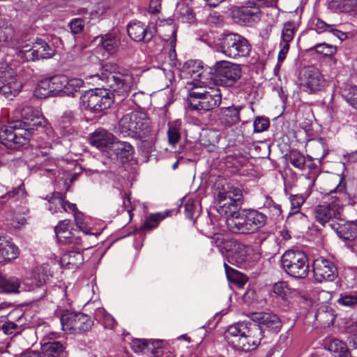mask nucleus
<instances>
[{"label":"nucleus","mask_w":357,"mask_h":357,"mask_svg":"<svg viewBox=\"0 0 357 357\" xmlns=\"http://www.w3.org/2000/svg\"><path fill=\"white\" fill-rule=\"evenodd\" d=\"M22 121H15L1 128L0 141L9 149L26 144L38 128H43L45 119L40 112L31 106H24L21 111Z\"/></svg>","instance_id":"obj_1"},{"label":"nucleus","mask_w":357,"mask_h":357,"mask_svg":"<svg viewBox=\"0 0 357 357\" xmlns=\"http://www.w3.org/2000/svg\"><path fill=\"white\" fill-rule=\"evenodd\" d=\"M263 335L256 324L238 322L228 327L225 338L232 348L238 351H250L259 344Z\"/></svg>","instance_id":"obj_2"},{"label":"nucleus","mask_w":357,"mask_h":357,"mask_svg":"<svg viewBox=\"0 0 357 357\" xmlns=\"http://www.w3.org/2000/svg\"><path fill=\"white\" fill-rule=\"evenodd\" d=\"M119 67L114 63H106L102 66L101 73L94 75L106 82L107 86L114 91L120 94L127 93L135 86V79L132 75L120 73Z\"/></svg>","instance_id":"obj_3"},{"label":"nucleus","mask_w":357,"mask_h":357,"mask_svg":"<svg viewBox=\"0 0 357 357\" xmlns=\"http://www.w3.org/2000/svg\"><path fill=\"white\" fill-rule=\"evenodd\" d=\"M118 130L123 137L143 138L150 131V121L144 113L131 112L119 120Z\"/></svg>","instance_id":"obj_4"},{"label":"nucleus","mask_w":357,"mask_h":357,"mask_svg":"<svg viewBox=\"0 0 357 357\" xmlns=\"http://www.w3.org/2000/svg\"><path fill=\"white\" fill-rule=\"evenodd\" d=\"M213 243L222 255H226L229 263L240 266L246 260L250 248L246 245L233 239H225L214 234L211 237Z\"/></svg>","instance_id":"obj_5"},{"label":"nucleus","mask_w":357,"mask_h":357,"mask_svg":"<svg viewBox=\"0 0 357 357\" xmlns=\"http://www.w3.org/2000/svg\"><path fill=\"white\" fill-rule=\"evenodd\" d=\"M281 264L284 271L291 277L305 278L309 273L307 257L302 251H286L282 256Z\"/></svg>","instance_id":"obj_6"},{"label":"nucleus","mask_w":357,"mask_h":357,"mask_svg":"<svg viewBox=\"0 0 357 357\" xmlns=\"http://www.w3.org/2000/svg\"><path fill=\"white\" fill-rule=\"evenodd\" d=\"M219 48L222 54L231 59L248 56L251 51V45L245 38L232 33L222 37Z\"/></svg>","instance_id":"obj_7"},{"label":"nucleus","mask_w":357,"mask_h":357,"mask_svg":"<svg viewBox=\"0 0 357 357\" xmlns=\"http://www.w3.org/2000/svg\"><path fill=\"white\" fill-rule=\"evenodd\" d=\"M81 99L82 107L93 112L107 109L114 102L113 94L105 89H95L87 91Z\"/></svg>","instance_id":"obj_8"},{"label":"nucleus","mask_w":357,"mask_h":357,"mask_svg":"<svg viewBox=\"0 0 357 357\" xmlns=\"http://www.w3.org/2000/svg\"><path fill=\"white\" fill-rule=\"evenodd\" d=\"M222 94L218 87H209L206 93L189 92V103L192 109L210 111L220 105Z\"/></svg>","instance_id":"obj_9"},{"label":"nucleus","mask_w":357,"mask_h":357,"mask_svg":"<svg viewBox=\"0 0 357 357\" xmlns=\"http://www.w3.org/2000/svg\"><path fill=\"white\" fill-rule=\"evenodd\" d=\"M342 202L331 200L326 205H319L314 210V218L317 222L324 227L334 230L340 220Z\"/></svg>","instance_id":"obj_10"},{"label":"nucleus","mask_w":357,"mask_h":357,"mask_svg":"<svg viewBox=\"0 0 357 357\" xmlns=\"http://www.w3.org/2000/svg\"><path fill=\"white\" fill-rule=\"evenodd\" d=\"M55 54V50L42 38H36L32 45H24L17 53L23 61H33L40 59H50Z\"/></svg>","instance_id":"obj_11"},{"label":"nucleus","mask_w":357,"mask_h":357,"mask_svg":"<svg viewBox=\"0 0 357 357\" xmlns=\"http://www.w3.org/2000/svg\"><path fill=\"white\" fill-rule=\"evenodd\" d=\"M298 79L301 89L308 93H315L321 90L325 84L324 75L312 66L304 68L300 73Z\"/></svg>","instance_id":"obj_12"},{"label":"nucleus","mask_w":357,"mask_h":357,"mask_svg":"<svg viewBox=\"0 0 357 357\" xmlns=\"http://www.w3.org/2000/svg\"><path fill=\"white\" fill-rule=\"evenodd\" d=\"M215 78L226 85H230L241 77V66L227 61H218L213 68Z\"/></svg>","instance_id":"obj_13"},{"label":"nucleus","mask_w":357,"mask_h":357,"mask_svg":"<svg viewBox=\"0 0 357 357\" xmlns=\"http://www.w3.org/2000/svg\"><path fill=\"white\" fill-rule=\"evenodd\" d=\"M313 273L318 282L333 281L337 276V271L335 264L330 260L319 257L313 262Z\"/></svg>","instance_id":"obj_14"},{"label":"nucleus","mask_w":357,"mask_h":357,"mask_svg":"<svg viewBox=\"0 0 357 357\" xmlns=\"http://www.w3.org/2000/svg\"><path fill=\"white\" fill-rule=\"evenodd\" d=\"M63 80L61 75L41 80L34 90V96L38 98H46L61 93Z\"/></svg>","instance_id":"obj_15"},{"label":"nucleus","mask_w":357,"mask_h":357,"mask_svg":"<svg viewBox=\"0 0 357 357\" xmlns=\"http://www.w3.org/2000/svg\"><path fill=\"white\" fill-rule=\"evenodd\" d=\"M326 193L331 196V199L342 202L347 197L345 178L342 174H331L326 180Z\"/></svg>","instance_id":"obj_16"},{"label":"nucleus","mask_w":357,"mask_h":357,"mask_svg":"<svg viewBox=\"0 0 357 357\" xmlns=\"http://www.w3.org/2000/svg\"><path fill=\"white\" fill-rule=\"evenodd\" d=\"M253 324H256L261 329V334L268 331L278 333L282 327V321L279 317L269 312L255 313L252 315Z\"/></svg>","instance_id":"obj_17"},{"label":"nucleus","mask_w":357,"mask_h":357,"mask_svg":"<svg viewBox=\"0 0 357 357\" xmlns=\"http://www.w3.org/2000/svg\"><path fill=\"white\" fill-rule=\"evenodd\" d=\"M0 78L4 79L6 82V83L0 87V96L7 99H13L21 90V82L18 80L16 75L7 69L0 70Z\"/></svg>","instance_id":"obj_18"},{"label":"nucleus","mask_w":357,"mask_h":357,"mask_svg":"<svg viewBox=\"0 0 357 357\" xmlns=\"http://www.w3.org/2000/svg\"><path fill=\"white\" fill-rule=\"evenodd\" d=\"M227 229L234 234H251L246 210L234 213L225 220Z\"/></svg>","instance_id":"obj_19"},{"label":"nucleus","mask_w":357,"mask_h":357,"mask_svg":"<svg viewBox=\"0 0 357 357\" xmlns=\"http://www.w3.org/2000/svg\"><path fill=\"white\" fill-rule=\"evenodd\" d=\"M127 31L130 38L136 42H149L154 35V31L141 22H130Z\"/></svg>","instance_id":"obj_20"},{"label":"nucleus","mask_w":357,"mask_h":357,"mask_svg":"<svg viewBox=\"0 0 357 357\" xmlns=\"http://www.w3.org/2000/svg\"><path fill=\"white\" fill-rule=\"evenodd\" d=\"M89 140L92 146L105 151L107 149L111 150L115 137L112 133L104 129H98L91 135Z\"/></svg>","instance_id":"obj_21"},{"label":"nucleus","mask_w":357,"mask_h":357,"mask_svg":"<svg viewBox=\"0 0 357 357\" xmlns=\"http://www.w3.org/2000/svg\"><path fill=\"white\" fill-rule=\"evenodd\" d=\"M70 221L64 220L55 227V233L58 240L62 243H69L79 245L81 244L79 236H75L70 229Z\"/></svg>","instance_id":"obj_22"},{"label":"nucleus","mask_w":357,"mask_h":357,"mask_svg":"<svg viewBox=\"0 0 357 357\" xmlns=\"http://www.w3.org/2000/svg\"><path fill=\"white\" fill-rule=\"evenodd\" d=\"M233 16L245 25L250 26L252 23L259 20L261 11L259 6H246L236 9L233 13Z\"/></svg>","instance_id":"obj_23"},{"label":"nucleus","mask_w":357,"mask_h":357,"mask_svg":"<svg viewBox=\"0 0 357 357\" xmlns=\"http://www.w3.org/2000/svg\"><path fill=\"white\" fill-rule=\"evenodd\" d=\"M335 231L341 238L350 242H354L353 245H357V225L353 222H344L340 220Z\"/></svg>","instance_id":"obj_24"},{"label":"nucleus","mask_w":357,"mask_h":357,"mask_svg":"<svg viewBox=\"0 0 357 357\" xmlns=\"http://www.w3.org/2000/svg\"><path fill=\"white\" fill-rule=\"evenodd\" d=\"M8 317L10 320L2 324L1 329L5 334L12 335L23 324V313L20 310H13L9 312Z\"/></svg>","instance_id":"obj_25"},{"label":"nucleus","mask_w":357,"mask_h":357,"mask_svg":"<svg viewBox=\"0 0 357 357\" xmlns=\"http://www.w3.org/2000/svg\"><path fill=\"white\" fill-rule=\"evenodd\" d=\"M242 190L237 187L227 185L218 192L216 196L217 201H227L233 202L234 204L241 205L242 204Z\"/></svg>","instance_id":"obj_26"},{"label":"nucleus","mask_w":357,"mask_h":357,"mask_svg":"<svg viewBox=\"0 0 357 357\" xmlns=\"http://www.w3.org/2000/svg\"><path fill=\"white\" fill-rule=\"evenodd\" d=\"M111 151L122 162L129 160L134 153L133 146L128 142L115 141L112 144Z\"/></svg>","instance_id":"obj_27"},{"label":"nucleus","mask_w":357,"mask_h":357,"mask_svg":"<svg viewBox=\"0 0 357 357\" xmlns=\"http://www.w3.org/2000/svg\"><path fill=\"white\" fill-rule=\"evenodd\" d=\"M100 45L108 54H113L117 52L120 45L119 34L116 32H109L101 36Z\"/></svg>","instance_id":"obj_28"},{"label":"nucleus","mask_w":357,"mask_h":357,"mask_svg":"<svg viewBox=\"0 0 357 357\" xmlns=\"http://www.w3.org/2000/svg\"><path fill=\"white\" fill-rule=\"evenodd\" d=\"M240 108L234 106L222 108L220 114V121L226 127L232 126L240 121Z\"/></svg>","instance_id":"obj_29"},{"label":"nucleus","mask_w":357,"mask_h":357,"mask_svg":"<svg viewBox=\"0 0 357 357\" xmlns=\"http://www.w3.org/2000/svg\"><path fill=\"white\" fill-rule=\"evenodd\" d=\"M248 221L250 228L251 234L264 227L267 223V216L257 210H246Z\"/></svg>","instance_id":"obj_30"},{"label":"nucleus","mask_w":357,"mask_h":357,"mask_svg":"<svg viewBox=\"0 0 357 357\" xmlns=\"http://www.w3.org/2000/svg\"><path fill=\"white\" fill-rule=\"evenodd\" d=\"M84 258L79 251H68L62 255L60 259L61 264L68 269L77 268L83 263Z\"/></svg>","instance_id":"obj_31"},{"label":"nucleus","mask_w":357,"mask_h":357,"mask_svg":"<svg viewBox=\"0 0 357 357\" xmlns=\"http://www.w3.org/2000/svg\"><path fill=\"white\" fill-rule=\"evenodd\" d=\"M64 80L62 82L61 94L74 96L75 93L80 91L84 86V81L79 78L68 79L66 76L61 75Z\"/></svg>","instance_id":"obj_32"},{"label":"nucleus","mask_w":357,"mask_h":357,"mask_svg":"<svg viewBox=\"0 0 357 357\" xmlns=\"http://www.w3.org/2000/svg\"><path fill=\"white\" fill-rule=\"evenodd\" d=\"M308 157L312 160H321L326 155L325 144L322 139L310 140L307 144Z\"/></svg>","instance_id":"obj_33"},{"label":"nucleus","mask_w":357,"mask_h":357,"mask_svg":"<svg viewBox=\"0 0 357 357\" xmlns=\"http://www.w3.org/2000/svg\"><path fill=\"white\" fill-rule=\"evenodd\" d=\"M42 349L43 357H67L65 348L60 342L45 343Z\"/></svg>","instance_id":"obj_34"},{"label":"nucleus","mask_w":357,"mask_h":357,"mask_svg":"<svg viewBox=\"0 0 357 357\" xmlns=\"http://www.w3.org/2000/svg\"><path fill=\"white\" fill-rule=\"evenodd\" d=\"M183 70L193 81L202 82L204 69L201 62L188 61L184 64Z\"/></svg>","instance_id":"obj_35"},{"label":"nucleus","mask_w":357,"mask_h":357,"mask_svg":"<svg viewBox=\"0 0 357 357\" xmlns=\"http://www.w3.org/2000/svg\"><path fill=\"white\" fill-rule=\"evenodd\" d=\"M18 255V248L13 243L7 240H2L0 242V261L15 259Z\"/></svg>","instance_id":"obj_36"},{"label":"nucleus","mask_w":357,"mask_h":357,"mask_svg":"<svg viewBox=\"0 0 357 357\" xmlns=\"http://www.w3.org/2000/svg\"><path fill=\"white\" fill-rule=\"evenodd\" d=\"M6 191L4 186L0 185V199H11L15 202L20 201L21 203H23L26 199V192L23 184L13 191L8 192H6Z\"/></svg>","instance_id":"obj_37"},{"label":"nucleus","mask_w":357,"mask_h":357,"mask_svg":"<svg viewBox=\"0 0 357 357\" xmlns=\"http://www.w3.org/2000/svg\"><path fill=\"white\" fill-rule=\"evenodd\" d=\"M327 349L330 352L336 354L340 357H351L346 344L337 339L331 340Z\"/></svg>","instance_id":"obj_38"},{"label":"nucleus","mask_w":357,"mask_h":357,"mask_svg":"<svg viewBox=\"0 0 357 357\" xmlns=\"http://www.w3.org/2000/svg\"><path fill=\"white\" fill-rule=\"evenodd\" d=\"M49 210L52 213L68 211L63 195L60 192H54L49 200Z\"/></svg>","instance_id":"obj_39"},{"label":"nucleus","mask_w":357,"mask_h":357,"mask_svg":"<svg viewBox=\"0 0 357 357\" xmlns=\"http://www.w3.org/2000/svg\"><path fill=\"white\" fill-rule=\"evenodd\" d=\"M341 92L346 101L357 110V86L346 84L342 88Z\"/></svg>","instance_id":"obj_40"},{"label":"nucleus","mask_w":357,"mask_h":357,"mask_svg":"<svg viewBox=\"0 0 357 357\" xmlns=\"http://www.w3.org/2000/svg\"><path fill=\"white\" fill-rule=\"evenodd\" d=\"M93 324L91 318L84 314H77V320L74 325L73 333L85 332L91 329Z\"/></svg>","instance_id":"obj_41"},{"label":"nucleus","mask_w":357,"mask_h":357,"mask_svg":"<svg viewBox=\"0 0 357 357\" xmlns=\"http://www.w3.org/2000/svg\"><path fill=\"white\" fill-rule=\"evenodd\" d=\"M219 203V206L218 208V212L220 215H224L227 218L231 217L234 213H238L239 211V208L241 207L240 204H234L233 202H229V200L227 201H218Z\"/></svg>","instance_id":"obj_42"},{"label":"nucleus","mask_w":357,"mask_h":357,"mask_svg":"<svg viewBox=\"0 0 357 357\" xmlns=\"http://www.w3.org/2000/svg\"><path fill=\"white\" fill-rule=\"evenodd\" d=\"M77 317V314L75 313L66 312L63 314L60 318L62 329L67 333H73Z\"/></svg>","instance_id":"obj_43"},{"label":"nucleus","mask_w":357,"mask_h":357,"mask_svg":"<svg viewBox=\"0 0 357 357\" xmlns=\"http://www.w3.org/2000/svg\"><path fill=\"white\" fill-rule=\"evenodd\" d=\"M224 267L227 279L233 282L244 284L247 282L246 277L238 271L230 267L227 263H224Z\"/></svg>","instance_id":"obj_44"},{"label":"nucleus","mask_w":357,"mask_h":357,"mask_svg":"<svg viewBox=\"0 0 357 357\" xmlns=\"http://www.w3.org/2000/svg\"><path fill=\"white\" fill-rule=\"evenodd\" d=\"M0 285L6 292L17 293L19 291L20 281L15 277L2 278L0 281Z\"/></svg>","instance_id":"obj_45"},{"label":"nucleus","mask_w":357,"mask_h":357,"mask_svg":"<svg viewBox=\"0 0 357 357\" xmlns=\"http://www.w3.org/2000/svg\"><path fill=\"white\" fill-rule=\"evenodd\" d=\"M96 319L99 321H102L105 328L112 329L116 324L115 319L114 317L107 313L104 309H98L95 314Z\"/></svg>","instance_id":"obj_46"},{"label":"nucleus","mask_w":357,"mask_h":357,"mask_svg":"<svg viewBox=\"0 0 357 357\" xmlns=\"http://www.w3.org/2000/svg\"><path fill=\"white\" fill-rule=\"evenodd\" d=\"M342 306L354 308L357 306V294H341L337 301Z\"/></svg>","instance_id":"obj_47"},{"label":"nucleus","mask_w":357,"mask_h":357,"mask_svg":"<svg viewBox=\"0 0 357 357\" xmlns=\"http://www.w3.org/2000/svg\"><path fill=\"white\" fill-rule=\"evenodd\" d=\"M289 162L296 168L303 170L305 166V156L297 151H291L289 153Z\"/></svg>","instance_id":"obj_48"},{"label":"nucleus","mask_w":357,"mask_h":357,"mask_svg":"<svg viewBox=\"0 0 357 357\" xmlns=\"http://www.w3.org/2000/svg\"><path fill=\"white\" fill-rule=\"evenodd\" d=\"M311 50H314L317 53L325 56H332L336 52L335 46L326 43L317 44Z\"/></svg>","instance_id":"obj_49"},{"label":"nucleus","mask_w":357,"mask_h":357,"mask_svg":"<svg viewBox=\"0 0 357 357\" xmlns=\"http://www.w3.org/2000/svg\"><path fill=\"white\" fill-rule=\"evenodd\" d=\"M166 217V215H164L160 213L151 214L150 215L143 224V228L153 229L155 228L159 222L162 220Z\"/></svg>","instance_id":"obj_50"},{"label":"nucleus","mask_w":357,"mask_h":357,"mask_svg":"<svg viewBox=\"0 0 357 357\" xmlns=\"http://www.w3.org/2000/svg\"><path fill=\"white\" fill-rule=\"evenodd\" d=\"M295 30L296 26L293 22L284 23L282 32V42L289 43L294 38Z\"/></svg>","instance_id":"obj_51"},{"label":"nucleus","mask_w":357,"mask_h":357,"mask_svg":"<svg viewBox=\"0 0 357 357\" xmlns=\"http://www.w3.org/2000/svg\"><path fill=\"white\" fill-rule=\"evenodd\" d=\"M273 291L283 299H286L290 294V288L286 282H276L273 286Z\"/></svg>","instance_id":"obj_52"},{"label":"nucleus","mask_w":357,"mask_h":357,"mask_svg":"<svg viewBox=\"0 0 357 357\" xmlns=\"http://www.w3.org/2000/svg\"><path fill=\"white\" fill-rule=\"evenodd\" d=\"M312 29L315 30L318 33H322L326 31L330 32L333 24H328L320 18L314 17L311 21Z\"/></svg>","instance_id":"obj_53"},{"label":"nucleus","mask_w":357,"mask_h":357,"mask_svg":"<svg viewBox=\"0 0 357 357\" xmlns=\"http://www.w3.org/2000/svg\"><path fill=\"white\" fill-rule=\"evenodd\" d=\"M305 201V198L301 195H291L290 202L292 213H296L298 212Z\"/></svg>","instance_id":"obj_54"},{"label":"nucleus","mask_w":357,"mask_h":357,"mask_svg":"<svg viewBox=\"0 0 357 357\" xmlns=\"http://www.w3.org/2000/svg\"><path fill=\"white\" fill-rule=\"evenodd\" d=\"M47 281V275L43 273H36L31 279V290L43 287Z\"/></svg>","instance_id":"obj_55"},{"label":"nucleus","mask_w":357,"mask_h":357,"mask_svg":"<svg viewBox=\"0 0 357 357\" xmlns=\"http://www.w3.org/2000/svg\"><path fill=\"white\" fill-rule=\"evenodd\" d=\"M75 221L79 229L85 234H89L90 228L87 226L84 221V217L80 211L75 213Z\"/></svg>","instance_id":"obj_56"},{"label":"nucleus","mask_w":357,"mask_h":357,"mask_svg":"<svg viewBox=\"0 0 357 357\" xmlns=\"http://www.w3.org/2000/svg\"><path fill=\"white\" fill-rule=\"evenodd\" d=\"M167 137L169 144L172 146H174L179 142L181 139V134L178 128L169 126L167 131Z\"/></svg>","instance_id":"obj_57"},{"label":"nucleus","mask_w":357,"mask_h":357,"mask_svg":"<svg viewBox=\"0 0 357 357\" xmlns=\"http://www.w3.org/2000/svg\"><path fill=\"white\" fill-rule=\"evenodd\" d=\"M253 126L255 132H263L268 128L269 121L266 118L257 117L254 121Z\"/></svg>","instance_id":"obj_58"},{"label":"nucleus","mask_w":357,"mask_h":357,"mask_svg":"<svg viewBox=\"0 0 357 357\" xmlns=\"http://www.w3.org/2000/svg\"><path fill=\"white\" fill-rule=\"evenodd\" d=\"M84 26V20L82 18H74L69 22V27L73 34H77L83 31Z\"/></svg>","instance_id":"obj_59"},{"label":"nucleus","mask_w":357,"mask_h":357,"mask_svg":"<svg viewBox=\"0 0 357 357\" xmlns=\"http://www.w3.org/2000/svg\"><path fill=\"white\" fill-rule=\"evenodd\" d=\"M180 19L183 22L191 23L194 20V15L192 11L188 8H185L180 11Z\"/></svg>","instance_id":"obj_60"},{"label":"nucleus","mask_w":357,"mask_h":357,"mask_svg":"<svg viewBox=\"0 0 357 357\" xmlns=\"http://www.w3.org/2000/svg\"><path fill=\"white\" fill-rule=\"evenodd\" d=\"M185 215L188 219L192 220L197 213V206L194 203L187 202L185 204Z\"/></svg>","instance_id":"obj_61"},{"label":"nucleus","mask_w":357,"mask_h":357,"mask_svg":"<svg viewBox=\"0 0 357 357\" xmlns=\"http://www.w3.org/2000/svg\"><path fill=\"white\" fill-rule=\"evenodd\" d=\"M13 31L11 27H6L4 29H0V43L8 41L13 36Z\"/></svg>","instance_id":"obj_62"},{"label":"nucleus","mask_w":357,"mask_h":357,"mask_svg":"<svg viewBox=\"0 0 357 357\" xmlns=\"http://www.w3.org/2000/svg\"><path fill=\"white\" fill-rule=\"evenodd\" d=\"M340 6H342V9L347 12L354 7L357 8V0H339Z\"/></svg>","instance_id":"obj_63"},{"label":"nucleus","mask_w":357,"mask_h":357,"mask_svg":"<svg viewBox=\"0 0 357 357\" xmlns=\"http://www.w3.org/2000/svg\"><path fill=\"white\" fill-rule=\"evenodd\" d=\"M281 49L278 53V61L280 62H282L287 56V54L289 50V43L286 42H282L281 44Z\"/></svg>","instance_id":"obj_64"}]
</instances>
